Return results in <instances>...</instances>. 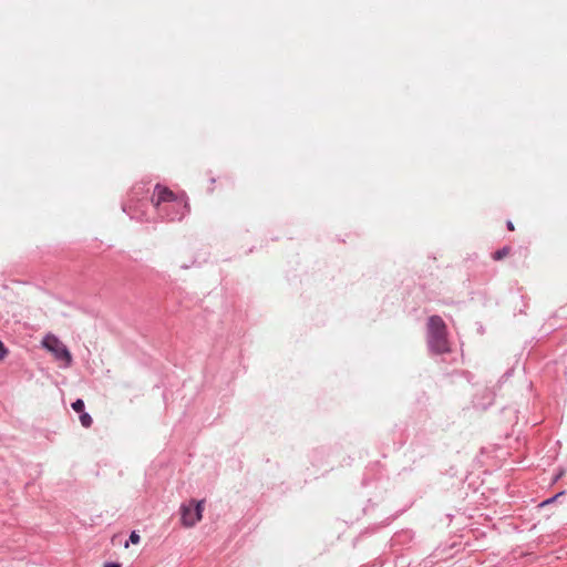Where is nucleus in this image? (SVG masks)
Returning a JSON list of instances; mask_svg holds the SVG:
<instances>
[{
  "instance_id": "5",
  "label": "nucleus",
  "mask_w": 567,
  "mask_h": 567,
  "mask_svg": "<svg viewBox=\"0 0 567 567\" xmlns=\"http://www.w3.org/2000/svg\"><path fill=\"white\" fill-rule=\"evenodd\" d=\"M509 254H511V247L505 246L502 249L496 250L492 257L494 260H502L505 257H507Z\"/></svg>"
},
{
  "instance_id": "9",
  "label": "nucleus",
  "mask_w": 567,
  "mask_h": 567,
  "mask_svg": "<svg viewBox=\"0 0 567 567\" xmlns=\"http://www.w3.org/2000/svg\"><path fill=\"white\" fill-rule=\"evenodd\" d=\"M7 349L4 348L3 343L0 341V361H2L7 354Z\"/></svg>"
},
{
  "instance_id": "11",
  "label": "nucleus",
  "mask_w": 567,
  "mask_h": 567,
  "mask_svg": "<svg viewBox=\"0 0 567 567\" xmlns=\"http://www.w3.org/2000/svg\"><path fill=\"white\" fill-rule=\"evenodd\" d=\"M507 228L508 230L513 231L515 229L514 225L512 221H507Z\"/></svg>"
},
{
  "instance_id": "7",
  "label": "nucleus",
  "mask_w": 567,
  "mask_h": 567,
  "mask_svg": "<svg viewBox=\"0 0 567 567\" xmlns=\"http://www.w3.org/2000/svg\"><path fill=\"white\" fill-rule=\"evenodd\" d=\"M72 409L78 412L82 413L84 412V402L81 399H78L75 402L72 403Z\"/></svg>"
},
{
  "instance_id": "8",
  "label": "nucleus",
  "mask_w": 567,
  "mask_h": 567,
  "mask_svg": "<svg viewBox=\"0 0 567 567\" xmlns=\"http://www.w3.org/2000/svg\"><path fill=\"white\" fill-rule=\"evenodd\" d=\"M140 540H141V537H140V535L137 534V532H135V530H134V532H132V533H131V535H130V542H131L132 544H135V545H136V544H138V543H140Z\"/></svg>"
},
{
  "instance_id": "3",
  "label": "nucleus",
  "mask_w": 567,
  "mask_h": 567,
  "mask_svg": "<svg viewBox=\"0 0 567 567\" xmlns=\"http://www.w3.org/2000/svg\"><path fill=\"white\" fill-rule=\"evenodd\" d=\"M42 346L50 351L54 358L59 361H63V365L65 368L71 367L72 364V355L65 344L55 336L48 334L43 341Z\"/></svg>"
},
{
  "instance_id": "10",
  "label": "nucleus",
  "mask_w": 567,
  "mask_h": 567,
  "mask_svg": "<svg viewBox=\"0 0 567 567\" xmlns=\"http://www.w3.org/2000/svg\"><path fill=\"white\" fill-rule=\"evenodd\" d=\"M104 567H121V565L120 564L109 563V564H105Z\"/></svg>"
},
{
  "instance_id": "2",
  "label": "nucleus",
  "mask_w": 567,
  "mask_h": 567,
  "mask_svg": "<svg viewBox=\"0 0 567 567\" xmlns=\"http://www.w3.org/2000/svg\"><path fill=\"white\" fill-rule=\"evenodd\" d=\"M204 503L205 501H198L192 499L187 504H182L179 512H181V522L182 525L186 528L194 527L198 522L203 518V512H204Z\"/></svg>"
},
{
  "instance_id": "12",
  "label": "nucleus",
  "mask_w": 567,
  "mask_h": 567,
  "mask_svg": "<svg viewBox=\"0 0 567 567\" xmlns=\"http://www.w3.org/2000/svg\"><path fill=\"white\" fill-rule=\"evenodd\" d=\"M181 202H183L184 203V207L188 209V204L184 199H182Z\"/></svg>"
},
{
  "instance_id": "1",
  "label": "nucleus",
  "mask_w": 567,
  "mask_h": 567,
  "mask_svg": "<svg viewBox=\"0 0 567 567\" xmlns=\"http://www.w3.org/2000/svg\"><path fill=\"white\" fill-rule=\"evenodd\" d=\"M429 346L436 353H445L450 351L447 341L446 324L439 316H432L427 322Z\"/></svg>"
},
{
  "instance_id": "6",
  "label": "nucleus",
  "mask_w": 567,
  "mask_h": 567,
  "mask_svg": "<svg viewBox=\"0 0 567 567\" xmlns=\"http://www.w3.org/2000/svg\"><path fill=\"white\" fill-rule=\"evenodd\" d=\"M80 422H81L82 426L87 429L92 425L93 420L90 416V414L82 412V413H80Z\"/></svg>"
},
{
  "instance_id": "4",
  "label": "nucleus",
  "mask_w": 567,
  "mask_h": 567,
  "mask_svg": "<svg viewBox=\"0 0 567 567\" xmlns=\"http://www.w3.org/2000/svg\"><path fill=\"white\" fill-rule=\"evenodd\" d=\"M178 197L167 187L156 185L152 197L155 207H159L163 203L176 202Z\"/></svg>"
}]
</instances>
